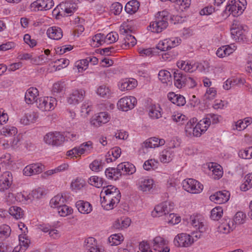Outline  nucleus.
<instances>
[{
    "mask_svg": "<svg viewBox=\"0 0 252 252\" xmlns=\"http://www.w3.org/2000/svg\"><path fill=\"white\" fill-rule=\"evenodd\" d=\"M101 206L106 210L113 209L120 202L121 195L120 190L115 187L108 186L104 188L100 193Z\"/></svg>",
    "mask_w": 252,
    "mask_h": 252,
    "instance_id": "f257e3e1",
    "label": "nucleus"
},
{
    "mask_svg": "<svg viewBox=\"0 0 252 252\" xmlns=\"http://www.w3.org/2000/svg\"><path fill=\"white\" fill-rule=\"evenodd\" d=\"M173 78L174 85L178 89L186 86L191 88L196 85L195 80L192 77L179 70L174 71Z\"/></svg>",
    "mask_w": 252,
    "mask_h": 252,
    "instance_id": "f03ea898",
    "label": "nucleus"
},
{
    "mask_svg": "<svg viewBox=\"0 0 252 252\" xmlns=\"http://www.w3.org/2000/svg\"><path fill=\"white\" fill-rule=\"evenodd\" d=\"M157 15L156 20L150 23L149 30L153 32L159 33L168 26L169 14L167 11H162L158 12Z\"/></svg>",
    "mask_w": 252,
    "mask_h": 252,
    "instance_id": "7ed1b4c3",
    "label": "nucleus"
},
{
    "mask_svg": "<svg viewBox=\"0 0 252 252\" xmlns=\"http://www.w3.org/2000/svg\"><path fill=\"white\" fill-rule=\"evenodd\" d=\"M57 101L53 97L44 96L36 100L37 107L42 111H49L53 110L57 105Z\"/></svg>",
    "mask_w": 252,
    "mask_h": 252,
    "instance_id": "20e7f679",
    "label": "nucleus"
},
{
    "mask_svg": "<svg viewBox=\"0 0 252 252\" xmlns=\"http://www.w3.org/2000/svg\"><path fill=\"white\" fill-rule=\"evenodd\" d=\"M182 186L185 190L191 193H199L203 189V186L193 179L184 180L182 182Z\"/></svg>",
    "mask_w": 252,
    "mask_h": 252,
    "instance_id": "39448f33",
    "label": "nucleus"
},
{
    "mask_svg": "<svg viewBox=\"0 0 252 252\" xmlns=\"http://www.w3.org/2000/svg\"><path fill=\"white\" fill-rule=\"evenodd\" d=\"M64 141V136L60 132H51L47 133L44 137V141L49 145L58 146Z\"/></svg>",
    "mask_w": 252,
    "mask_h": 252,
    "instance_id": "423d86ee",
    "label": "nucleus"
},
{
    "mask_svg": "<svg viewBox=\"0 0 252 252\" xmlns=\"http://www.w3.org/2000/svg\"><path fill=\"white\" fill-rule=\"evenodd\" d=\"M194 242V239L191 235L187 233L178 234L174 239V244L176 247H188Z\"/></svg>",
    "mask_w": 252,
    "mask_h": 252,
    "instance_id": "0eeeda50",
    "label": "nucleus"
},
{
    "mask_svg": "<svg viewBox=\"0 0 252 252\" xmlns=\"http://www.w3.org/2000/svg\"><path fill=\"white\" fill-rule=\"evenodd\" d=\"M137 103L134 96H126L121 98L118 102V107L123 111H127L133 109Z\"/></svg>",
    "mask_w": 252,
    "mask_h": 252,
    "instance_id": "6e6552de",
    "label": "nucleus"
},
{
    "mask_svg": "<svg viewBox=\"0 0 252 252\" xmlns=\"http://www.w3.org/2000/svg\"><path fill=\"white\" fill-rule=\"evenodd\" d=\"M92 148V143L89 141L81 144L78 147H74L72 149L68 151L66 153V156L71 157H76L77 156H80L85 152H89Z\"/></svg>",
    "mask_w": 252,
    "mask_h": 252,
    "instance_id": "1a4fd4ad",
    "label": "nucleus"
},
{
    "mask_svg": "<svg viewBox=\"0 0 252 252\" xmlns=\"http://www.w3.org/2000/svg\"><path fill=\"white\" fill-rule=\"evenodd\" d=\"M13 182L12 173L9 171L3 172L0 177V191L4 192L11 187Z\"/></svg>",
    "mask_w": 252,
    "mask_h": 252,
    "instance_id": "9d476101",
    "label": "nucleus"
},
{
    "mask_svg": "<svg viewBox=\"0 0 252 252\" xmlns=\"http://www.w3.org/2000/svg\"><path fill=\"white\" fill-rule=\"evenodd\" d=\"M44 169V166L40 163L30 164L26 166L23 169V174L31 176L41 173Z\"/></svg>",
    "mask_w": 252,
    "mask_h": 252,
    "instance_id": "9b49d317",
    "label": "nucleus"
},
{
    "mask_svg": "<svg viewBox=\"0 0 252 252\" xmlns=\"http://www.w3.org/2000/svg\"><path fill=\"white\" fill-rule=\"evenodd\" d=\"M230 194L226 190L219 191L210 196V199L217 204L224 203L229 199Z\"/></svg>",
    "mask_w": 252,
    "mask_h": 252,
    "instance_id": "f8f14e48",
    "label": "nucleus"
},
{
    "mask_svg": "<svg viewBox=\"0 0 252 252\" xmlns=\"http://www.w3.org/2000/svg\"><path fill=\"white\" fill-rule=\"evenodd\" d=\"M85 95V92L83 90H73L67 98V101L70 104H77L83 100Z\"/></svg>",
    "mask_w": 252,
    "mask_h": 252,
    "instance_id": "ddd939ff",
    "label": "nucleus"
},
{
    "mask_svg": "<svg viewBox=\"0 0 252 252\" xmlns=\"http://www.w3.org/2000/svg\"><path fill=\"white\" fill-rule=\"evenodd\" d=\"M54 4L53 0H36L31 4V6L36 8L37 10H47L52 8Z\"/></svg>",
    "mask_w": 252,
    "mask_h": 252,
    "instance_id": "4468645a",
    "label": "nucleus"
},
{
    "mask_svg": "<svg viewBox=\"0 0 252 252\" xmlns=\"http://www.w3.org/2000/svg\"><path fill=\"white\" fill-rule=\"evenodd\" d=\"M110 119V116L105 112H100L93 118L91 123L95 126H99L102 124L107 123Z\"/></svg>",
    "mask_w": 252,
    "mask_h": 252,
    "instance_id": "2eb2a0df",
    "label": "nucleus"
},
{
    "mask_svg": "<svg viewBox=\"0 0 252 252\" xmlns=\"http://www.w3.org/2000/svg\"><path fill=\"white\" fill-rule=\"evenodd\" d=\"M165 142L163 139L154 137L150 138L143 142L142 144V148H155L164 145Z\"/></svg>",
    "mask_w": 252,
    "mask_h": 252,
    "instance_id": "dca6fc26",
    "label": "nucleus"
},
{
    "mask_svg": "<svg viewBox=\"0 0 252 252\" xmlns=\"http://www.w3.org/2000/svg\"><path fill=\"white\" fill-rule=\"evenodd\" d=\"M117 170L122 175H131L136 171L134 165L129 162H122L117 166Z\"/></svg>",
    "mask_w": 252,
    "mask_h": 252,
    "instance_id": "f3484780",
    "label": "nucleus"
},
{
    "mask_svg": "<svg viewBox=\"0 0 252 252\" xmlns=\"http://www.w3.org/2000/svg\"><path fill=\"white\" fill-rule=\"evenodd\" d=\"M38 118V114L34 111H31L26 113L21 119V124L28 125L34 123Z\"/></svg>",
    "mask_w": 252,
    "mask_h": 252,
    "instance_id": "a211bd4d",
    "label": "nucleus"
},
{
    "mask_svg": "<svg viewBox=\"0 0 252 252\" xmlns=\"http://www.w3.org/2000/svg\"><path fill=\"white\" fill-rule=\"evenodd\" d=\"M75 205L78 211L81 214H88L93 210L92 205L87 201L78 200L76 202Z\"/></svg>",
    "mask_w": 252,
    "mask_h": 252,
    "instance_id": "6ab92c4d",
    "label": "nucleus"
},
{
    "mask_svg": "<svg viewBox=\"0 0 252 252\" xmlns=\"http://www.w3.org/2000/svg\"><path fill=\"white\" fill-rule=\"evenodd\" d=\"M38 95V90L33 87L29 88L26 92L25 95V100L27 104H32L36 102V98Z\"/></svg>",
    "mask_w": 252,
    "mask_h": 252,
    "instance_id": "aec40b11",
    "label": "nucleus"
},
{
    "mask_svg": "<svg viewBox=\"0 0 252 252\" xmlns=\"http://www.w3.org/2000/svg\"><path fill=\"white\" fill-rule=\"evenodd\" d=\"M47 34L51 39L59 40L63 35L62 30L58 27H51L48 29Z\"/></svg>",
    "mask_w": 252,
    "mask_h": 252,
    "instance_id": "412c9836",
    "label": "nucleus"
},
{
    "mask_svg": "<svg viewBox=\"0 0 252 252\" xmlns=\"http://www.w3.org/2000/svg\"><path fill=\"white\" fill-rule=\"evenodd\" d=\"M95 243V239L93 237H90L85 241V245L88 250L87 252H105L104 250L99 248Z\"/></svg>",
    "mask_w": 252,
    "mask_h": 252,
    "instance_id": "4be33fe9",
    "label": "nucleus"
},
{
    "mask_svg": "<svg viewBox=\"0 0 252 252\" xmlns=\"http://www.w3.org/2000/svg\"><path fill=\"white\" fill-rule=\"evenodd\" d=\"M174 156V151L171 148H167L160 153L159 160L163 163H169L172 160Z\"/></svg>",
    "mask_w": 252,
    "mask_h": 252,
    "instance_id": "5701e85b",
    "label": "nucleus"
},
{
    "mask_svg": "<svg viewBox=\"0 0 252 252\" xmlns=\"http://www.w3.org/2000/svg\"><path fill=\"white\" fill-rule=\"evenodd\" d=\"M204 122L201 120L194 126L191 132V136L199 137L207 130L208 127Z\"/></svg>",
    "mask_w": 252,
    "mask_h": 252,
    "instance_id": "b1692460",
    "label": "nucleus"
},
{
    "mask_svg": "<svg viewBox=\"0 0 252 252\" xmlns=\"http://www.w3.org/2000/svg\"><path fill=\"white\" fill-rule=\"evenodd\" d=\"M168 98L172 103L177 106H183L186 102L185 98L183 95L175 94L173 92L168 94Z\"/></svg>",
    "mask_w": 252,
    "mask_h": 252,
    "instance_id": "393cba45",
    "label": "nucleus"
},
{
    "mask_svg": "<svg viewBox=\"0 0 252 252\" xmlns=\"http://www.w3.org/2000/svg\"><path fill=\"white\" fill-rule=\"evenodd\" d=\"M231 36L233 39L238 42H244L247 41L246 36L243 32L239 29L238 26L236 27V25L231 30Z\"/></svg>",
    "mask_w": 252,
    "mask_h": 252,
    "instance_id": "a878e982",
    "label": "nucleus"
},
{
    "mask_svg": "<svg viewBox=\"0 0 252 252\" xmlns=\"http://www.w3.org/2000/svg\"><path fill=\"white\" fill-rule=\"evenodd\" d=\"M30 240L24 236H19V244L15 247L12 252H25L29 246Z\"/></svg>",
    "mask_w": 252,
    "mask_h": 252,
    "instance_id": "bb28decb",
    "label": "nucleus"
},
{
    "mask_svg": "<svg viewBox=\"0 0 252 252\" xmlns=\"http://www.w3.org/2000/svg\"><path fill=\"white\" fill-rule=\"evenodd\" d=\"M120 32L122 34H126L125 36L124 37V44L128 47H133L136 44V39L134 36L128 34V31L126 29L123 28L121 29Z\"/></svg>",
    "mask_w": 252,
    "mask_h": 252,
    "instance_id": "cd10ccee",
    "label": "nucleus"
},
{
    "mask_svg": "<svg viewBox=\"0 0 252 252\" xmlns=\"http://www.w3.org/2000/svg\"><path fill=\"white\" fill-rule=\"evenodd\" d=\"M154 181L151 179H141L139 182V189L143 191H149L153 188Z\"/></svg>",
    "mask_w": 252,
    "mask_h": 252,
    "instance_id": "c85d7f7f",
    "label": "nucleus"
},
{
    "mask_svg": "<svg viewBox=\"0 0 252 252\" xmlns=\"http://www.w3.org/2000/svg\"><path fill=\"white\" fill-rule=\"evenodd\" d=\"M66 201V200L63 195L59 194L56 195L51 199L50 201V205L52 208H57L64 204Z\"/></svg>",
    "mask_w": 252,
    "mask_h": 252,
    "instance_id": "c756f323",
    "label": "nucleus"
},
{
    "mask_svg": "<svg viewBox=\"0 0 252 252\" xmlns=\"http://www.w3.org/2000/svg\"><path fill=\"white\" fill-rule=\"evenodd\" d=\"M131 220L128 218L117 219L113 224L115 229H123L128 227L130 224Z\"/></svg>",
    "mask_w": 252,
    "mask_h": 252,
    "instance_id": "7c9ffc66",
    "label": "nucleus"
},
{
    "mask_svg": "<svg viewBox=\"0 0 252 252\" xmlns=\"http://www.w3.org/2000/svg\"><path fill=\"white\" fill-rule=\"evenodd\" d=\"M139 6V1L136 0H132L126 4L125 9L127 13L132 14L138 10Z\"/></svg>",
    "mask_w": 252,
    "mask_h": 252,
    "instance_id": "2f4dec72",
    "label": "nucleus"
},
{
    "mask_svg": "<svg viewBox=\"0 0 252 252\" xmlns=\"http://www.w3.org/2000/svg\"><path fill=\"white\" fill-rule=\"evenodd\" d=\"M136 85L137 82L135 80L126 79L121 83L120 89L121 91L131 90L134 88Z\"/></svg>",
    "mask_w": 252,
    "mask_h": 252,
    "instance_id": "473e14b6",
    "label": "nucleus"
},
{
    "mask_svg": "<svg viewBox=\"0 0 252 252\" xmlns=\"http://www.w3.org/2000/svg\"><path fill=\"white\" fill-rule=\"evenodd\" d=\"M178 67L186 72H192L195 69L194 64L189 61H182L177 63Z\"/></svg>",
    "mask_w": 252,
    "mask_h": 252,
    "instance_id": "72a5a7b5",
    "label": "nucleus"
},
{
    "mask_svg": "<svg viewBox=\"0 0 252 252\" xmlns=\"http://www.w3.org/2000/svg\"><path fill=\"white\" fill-rule=\"evenodd\" d=\"M153 249L155 251L163 248L164 247L167 245L168 242L164 240L162 237L160 236L156 237L153 240Z\"/></svg>",
    "mask_w": 252,
    "mask_h": 252,
    "instance_id": "f704fd0d",
    "label": "nucleus"
},
{
    "mask_svg": "<svg viewBox=\"0 0 252 252\" xmlns=\"http://www.w3.org/2000/svg\"><path fill=\"white\" fill-rule=\"evenodd\" d=\"M233 222L229 220L228 222H223L218 227L219 231L224 234H227L232 231L233 229Z\"/></svg>",
    "mask_w": 252,
    "mask_h": 252,
    "instance_id": "c9c22d12",
    "label": "nucleus"
},
{
    "mask_svg": "<svg viewBox=\"0 0 252 252\" xmlns=\"http://www.w3.org/2000/svg\"><path fill=\"white\" fill-rule=\"evenodd\" d=\"M190 224L193 227L200 232H204L206 230V227L203 222L200 221L197 217H191Z\"/></svg>",
    "mask_w": 252,
    "mask_h": 252,
    "instance_id": "e433bc0d",
    "label": "nucleus"
},
{
    "mask_svg": "<svg viewBox=\"0 0 252 252\" xmlns=\"http://www.w3.org/2000/svg\"><path fill=\"white\" fill-rule=\"evenodd\" d=\"M158 78L163 83L171 84V74L167 70H160L158 73Z\"/></svg>",
    "mask_w": 252,
    "mask_h": 252,
    "instance_id": "4c0bfd02",
    "label": "nucleus"
},
{
    "mask_svg": "<svg viewBox=\"0 0 252 252\" xmlns=\"http://www.w3.org/2000/svg\"><path fill=\"white\" fill-rule=\"evenodd\" d=\"M17 132V129L15 127L11 126L4 127L0 130L1 134L6 137L14 136Z\"/></svg>",
    "mask_w": 252,
    "mask_h": 252,
    "instance_id": "58836bf2",
    "label": "nucleus"
},
{
    "mask_svg": "<svg viewBox=\"0 0 252 252\" xmlns=\"http://www.w3.org/2000/svg\"><path fill=\"white\" fill-rule=\"evenodd\" d=\"M210 171L212 172L213 178L215 179H219L223 174L221 166L220 165H214L212 164L211 167L209 166Z\"/></svg>",
    "mask_w": 252,
    "mask_h": 252,
    "instance_id": "ea45409f",
    "label": "nucleus"
},
{
    "mask_svg": "<svg viewBox=\"0 0 252 252\" xmlns=\"http://www.w3.org/2000/svg\"><path fill=\"white\" fill-rule=\"evenodd\" d=\"M124 237L121 234H115L108 238V242L111 246H117L121 244L124 240Z\"/></svg>",
    "mask_w": 252,
    "mask_h": 252,
    "instance_id": "a19ab883",
    "label": "nucleus"
},
{
    "mask_svg": "<svg viewBox=\"0 0 252 252\" xmlns=\"http://www.w3.org/2000/svg\"><path fill=\"white\" fill-rule=\"evenodd\" d=\"M8 213L16 219H21L24 216L22 209L17 206L11 207L9 209Z\"/></svg>",
    "mask_w": 252,
    "mask_h": 252,
    "instance_id": "79ce46f5",
    "label": "nucleus"
},
{
    "mask_svg": "<svg viewBox=\"0 0 252 252\" xmlns=\"http://www.w3.org/2000/svg\"><path fill=\"white\" fill-rule=\"evenodd\" d=\"M245 182L240 186L242 191H247L252 187V173L248 174L245 177Z\"/></svg>",
    "mask_w": 252,
    "mask_h": 252,
    "instance_id": "37998d69",
    "label": "nucleus"
},
{
    "mask_svg": "<svg viewBox=\"0 0 252 252\" xmlns=\"http://www.w3.org/2000/svg\"><path fill=\"white\" fill-rule=\"evenodd\" d=\"M57 209L58 213L61 217H66L71 214L73 212V209L70 207L65 205V204Z\"/></svg>",
    "mask_w": 252,
    "mask_h": 252,
    "instance_id": "c03bdc74",
    "label": "nucleus"
},
{
    "mask_svg": "<svg viewBox=\"0 0 252 252\" xmlns=\"http://www.w3.org/2000/svg\"><path fill=\"white\" fill-rule=\"evenodd\" d=\"M105 174L108 178L114 179L115 180L121 176V173L117 170V167L116 168H109L106 169L105 171Z\"/></svg>",
    "mask_w": 252,
    "mask_h": 252,
    "instance_id": "a18cd8bd",
    "label": "nucleus"
},
{
    "mask_svg": "<svg viewBox=\"0 0 252 252\" xmlns=\"http://www.w3.org/2000/svg\"><path fill=\"white\" fill-rule=\"evenodd\" d=\"M160 108L156 105L151 106L149 109V115L152 119H157L161 117Z\"/></svg>",
    "mask_w": 252,
    "mask_h": 252,
    "instance_id": "49530a36",
    "label": "nucleus"
},
{
    "mask_svg": "<svg viewBox=\"0 0 252 252\" xmlns=\"http://www.w3.org/2000/svg\"><path fill=\"white\" fill-rule=\"evenodd\" d=\"M223 209L221 207L218 206L213 208L211 212V218L213 220H218L222 216Z\"/></svg>",
    "mask_w": 252,
    "mask_h": 252,
    "instance_id": "de8ad7c7",
    "label": "nucleus"
},
{
    "mask_svg": "<svg viewBox=\"0 0 252 252\" xmlns=\"http://www.w3.org/2000/svg\"><path fill=\"white\" fill-rule=\"evenodd\" d=\"M202 120L205 121V125L208 128L211 123L215 124L219 122V116L214 114H209L207 115L206 118L203 119Z\"/></svg>",
    "mask_w": 252,
    "mask_h": 252,
    "instance_id": "09e8293b",
    "label": "nucleus"
},
{
    "mask_svg": "<svg viewBox=\"0 0 252 252\" xmlns=\"http://www.w3.org/2000/svg\"><path fill=\"white\" fill-rule=\"evenodd\" d=\"M88 182L92 186L98 188L102 186L103 180L98 176H93L89 178Z\"/></svg>",
    "mask_w": 252,
    "mask_h": 252,
    "instance_id": "8fccbe9b",
    "label": "nucleus"
},
{
    "mask_svg": "<svg viewBox=\"0 0 252 252\" xmlns=\"http://www.w3.org/2000/svg\"><path fill=\"white\" fill-rule=\"evenodd\" d=\"M103 164L101 160L95 159L90 164V168L92 171L98 172L103 169Z\"/></svg>",
    "mask_w": 252,
    "mask_h": 252,
    "instance_id": "3c124183",
    "label": "nucleus"
},
{
    "mask_svg": "<svg viewBox=\"0 0 252 252\" xmlns=\"http://www.w3.org/2000/svg\"><path fill=\"white\" fill-rule=\"evenodd\" d=\"M158 162L154 159H151L146 160L144 164L143 168L146 170L155 169L157 168Z\"/></svg>",
    "mask_w": 252,
    "mask_h": 252,
    "instance_id": "603ef678",
    "label": "nucleus"
},
{
    "mask_svg": "<svg viewBox=\"0 0 252 252\" xmlns=\"http://www.w3.org/2000/svg\"><path fill=\"white\" fill-rule=\"evenodd\" d=\"M65 90V84L63 82H58L55 83L53 86L52 92L54 94L63 93Z\"/></svg>",
    "mask_w": 252,
    "mask_h": 252,
    "instance_id": "864d4df0",
    "label": "nucleus"
},
{
    "mask_svg": "<svg viewBox=\"0 0 252 252\" xmlns=\"http://www.w3.org/2000/svg\"><path fill=\"white\" fill-rule=\"evenodd\" d=\"M196 122V119L193 118L187 122L185 126V131L186 132L187 135L189 136H191V132L192 131L193 128L194 127V125Z\"/></svg>",
    "mask_w": 252,
    "mask_h": 252,
    "instance_id": "5fc2aeb1",
    "label": "nucleus"
},
{
    "mask_svg": "<svg viewBox=\"0 0 252 252\" xmlns=\"http://www.w3.org/2000/svg\"><path fill=\"white\" fill-rule=\"evenodd\" d=\"M163 206L162 204L157 205L154 209V210L152 212V215L154 217H158L164 215L165 210L163 208Z\"/></svg>",
    "mask_w": 252,
    "mask_h": 252,
    "instance_id": "6e6d98bb",
    "label": "nucleus"
},
{
    "mask_svg": "<svg viewBox=\"0 0 252 252\" xmlns=\"http://www.w3.org/2000/svg\"><path fill=\"white\" fill-rule=\"evenodd\" d=\"M11 148L13 149H17L21 144V136L20 135H16L10 139Z\"/></svg>",
    "mask_w": 252,
    "mask_h": 252,
    "instance_id": "4d7b16f0",
    "label": "nucleus"
},
{
    "mask_svg": "<svg viewBox=\"0 0 252 252\" xmlns=\"http://www.w3.org/2000/svg\"><path fill=\"white\" fill-rule=\"evenodd\" d=\"M240 82V79H228L223 85V88L226 90L230 89L232 87H234L235 85L237 84Z\"/></svg>",
    "mask_w": 252,
    "mask_h": 252,
    "instance_id": "13d9d810",
    "label": "nucleus"
},
{
    "mask_svg": "<svg viewBox=\"0 0 252 252\" xmlns=\"http://www.w3.org/2000/svg\"><path fill=\"white\" fill-rule=\"evenodd\" d=\"M10 232L11 229L8 225L4 224L0 227V238H7L9 236Z\"/></svg>",
    "mask_w": 252,
    "mask_h": 252,
    "instance_id": "bf43d9fd",
    "label": "nucleus"
},
{
    "mask_svg": "<svg viewBox=\"0 0 252 252\" xmlns=\"http://www.w3.org/2000/svg\"><path fill=\"white\" fill-rule=\"evenodd\" d=\"M118 34L114 32H111L105 35V42L112 43L115 42L118 39Z\"/></svg>",
    "mask_w": 252,
    "mask_h": 252,
    "instance_id": "052dcab7",
    "label": "nucleus"
},
{
    "mask_svg": "<svg viewBox=\"0 0 252 252\" xmlns=\"http://www.w3.org/2000/svg\"><path fill=\"white\" fill-rule=\"evenodd\" d=\"M217 94V91L214 88H209L207 89L206 93L204 95L205 100H210L215 98Z\"/></svg>",
    "mask_w": 252,
    "mask_h": 252,
    "instance_id": "680f3d73",
    "label": "nucleus"
},
{
    "mask_svg": "<svg viewBox=\"0 0 252 252\" xmlns=\"http://www.w3.org/2000/svg\"><path fill=\"white\" fill-rule=\"evenodd\" d=\"M172 119L174 122L178 123L179 125H183L187 122L188 118L184 115L177 114L172 116Z\"/></svg>",
    "mask_w": 252,
    "mask_h": 252,
    "instance_id": "e2e57ef3",
    "label": "nucleus"
},
{
    "mask_svg": "<svg viewBox=\"0 0 252 252\" xmlns=\"http://www.w3.org/2000/svg\"><path fill=\"white\" fill-rule=\"evenodd\" d=\"M239 156L240 157L244 159H251L252 158V152L251 147L247 149L242 150L239 152Z\"/></svg>",
    "mask_w": 252,
    "mask_h": 252,
    "instance_id": "0e129e2a",
    "label": "nucleus"
},
{
    "mask_svg": "<svg viewBox=\"0 0 252 252\" xmlns=\"http://www.w3.org/2000/svg\"><path fill=\"white\" fill-rule=\"evenodd\" d=\"M246 218L245 214L242 212H238L235 215L234 221L236 224H242L245 222Z\"/></svg>",
    "mask_w": 252,
    "mask_h": 252,
    "instance_id": "69168bd1",
    "label": "nucleus"
},
{
    "mask_svg": "<svg viewBox=\"0 0 252 252\" xmlns=\"http://www.w3.org/2000/svg\"><path fill=\"white\" fill-rule=\"evenodd\" d=\"M121 154V149L119 147H115L108 152V156H112L114 160L120 157Z\"/></svg>",
    "mask_w": 252,
    "mask_h": 252,
    "instance_id": "338daca9",
    "label": "nucleus"
},
{
    "mask_svg": "<svg viewBox=\"0 0 252 252\" xmlns=\"http://www.w3.org/2000/svg\"><path fill=\"white\" fill-rule=\"evenodd\" d=\"M123 9L122 5L119 2L113 3L111 6V11L114 14L119 15Z\"/></svg>",
    "mask_w": 252,
    "mask_h": 252,
    "instance_id": "774afa93",
    "label": "nucleus"
}]
</instances>
